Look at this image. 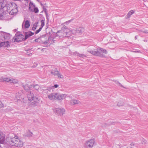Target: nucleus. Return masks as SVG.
<instances>
[{
	"label": "nucleus",
	"instance_id": "f257e3e1",
	"mask_svg": "<svg viewBox=\"0 0 148 148\" xmlns=\"http://www.w3.org/2000/svg\"><path fill=\"white\" fill-rule=\"evenodd\" d=\"M0 143H6L17 147H22L23 145V142L18 138L17 136H14L13 138L8 137L5 139V134L1 132H0Z\"/></svg>",
	"mask_w": 148,
	"mask_h": 148
},
{
	"label": "nucleus",
	"instance_id": "f03ea898",
	"mask_svg": "<svg viewBox=\"0 0 148 148\" xmlns=\"http://www.w3.org/2000/svg\"><path fill=\"white\" fill-rule=\"evenodd\" d=\"M88 51L94 56H98L101 58L105 57V55L102 53L106 54L108 53V51L106 49L100 47L97 48L96 51Z\"/></svg>",
	"mask_w": 148,
	"mask_h": 148
},
{
	"label": "nucleus",
	"instance_id": "7ed1b4c3",
	"mask_svg": "<svg viewBox=\"0 0 148 148\" xmlns=\"http://www.w3.org/2000/svg\"><path fill=\"white\" fill-rule=\"evenodd\" d=\"M17 6L14 3H10L7 4L5 9H6L9 14L14 15L17 13L18 11Z\"/></svg>",
	"mask_w": 148,
	"mask_h": 148
},
{
	"label": "nucleus",
	"instance_id": "20e7f679",
	"mask_svg": "<svg viewBox=\"0 0 148 148\" xmlns=\"http://www.w3.org/2000/svg\"><path fill=\"white\" fill-rule=\"evenodd\" d=\"M27 94L28 99L29 101H32L33 100L36 103H39L40 101V99L38 97L37 95H36H36H34L33 92H32L30 90H29V91L27 92Z\"/></svg>",
	"mask_w": 148,
	"mask_h": 148
},
{
	"label": "nucleus",
	"instance_id": "39448f33",
	"mask_svg": "<svg viewBox=\"0 0 148 148\" xmlns=\"http://www.w3.org/2000/svg\"><path fill=\"white\" fill-rule=\"evenodd\" d=\"M24 36L23 35L20 34L19 33L17 32L14 37L12 41L14 42H19L24 41Z\"/></svg>",
	"mask_w": 148,
	"mask_h": 148
},
{
	"label": "nucleus",
	"instance_id": "423d86ee",
	"mask_svg": "<svg viewBox=\"0 0 148 148\" xmlns=\"http://www.w3.org/2000/svg\"><path fill=\"white\" fill-rule=\"evenodd\" d=\"M46 36V34L43 35L38 38L34 40L36 42H39L43 44H46L48 43V40L49 39V38H48V40L44 41V40L45 38V37Z\"/></svg>",
	"mask_w": 148,
	"mask_h": 148
},
{
	"label": "nucleus",
	"instance_id": "0eeeda50",
	"mask_svg": "<svg viewBox=\"0 0 148 148\" xmlns=\"http://www.w3.org/2000/svg\"><path fill=\"white\" fill-rule=\"evenodd\" d=\"M95 143V141L94 139H90L85 143L84 147L86 148H92L93 147Z\"/></svg>",
	"mask_w": 148,
	"mask_h": 148
},
{
	"label": "nucleus",
	"instance_id": "6e6552de",
	"mask_svg": "<svg viewBox=\"0 0 148 148\" xmlns=\"http://www.w3.org/2000/svg\"><path fill=\"white\" fill-rule=\"evenodd\" d=\"M54 112L57 114H58L60 115H62L65 113V110L60 108H55L53 109Z\"/></svg>",
	"mask_w": 148,
	"mask_h": 148
},
{
	"label": "nucleus",
	"instance_id": "1a4fd4ad",
	"mask_svg": "<svg viewBox=\"0 0 148 148\" xmlns=\"http://www.w3.org/2000/svg\"><path fill=\"white\" fill-rule=\"evenodd\" d=\"M84 31V29L83 27H79L75 30V35L76 36H79Z\"/></svg>",
	"mask_w": 148,
	"mask_h": 148
},
{
	"label": "nucleus",
	"instance_id": "9d476101",
	"mask_svg": "<svg viewBox=\"0 0 148 148\" xmlns=\"http://www.w3.org/2000/svg\"><path fill=\"white\" fill-rule=\"evenodd\" d=\"M7 1L5 0H0V9L5 8L7 5Z\"/></svg>",
	"mask_w": 148,
	"mask_h": 148
},
{
	"label": "nucleus",
	"instance_id": "9b49d317",
	"mask_svg": "<svg viewBox=\"0 0 148 148\" xmlns=\"http://www.w3.org/2000/svg\"><path fill=\"white\" fill-rule=\"evenodd\" d=\"M67 95L66 94H60L57 93V99L59 100L64 99L66 97Z\"/></svg>",
	"mask_w": 148,
	"mask_h": 148
},
{
	"label": "nucleus",
	"instance_id": "f8f14e48",
	"mask_svg": "<svg viewBox=\"0 0 148 148\" xmlns=\"http://www.w3.org/2000/svg\"><path fill=\"white\" fill-rule=\"evenodd\" d=\"M57 93H53L47 95L48 97L51 100H56Z\"/></svg>",
	"mask_w": 148,
	"mask_h": 148
},
{
	"label": "nucleus",
	"instance_id": "ddd939ff",
	"mask_svg": "<svg viewBox=\"0 0 148 148\" xmlns=\"http://www.w3.org/2000/svg\"><path fill=\"white\" fill-rule=\"evenodd\" d=\"M51 74H52L54 75H57L58 73L59 72L57 70L56 68H53V69H52L51 70H50Z\"/></svg>",
	"mask_w": 148,
	"mask_h": 148
},
{
	"label": "nucleus",
	"instance_id": "4468645a",
	"mask_svg": "<svg viewBox=\"0 0 148 148\" xmlns=\"http://www.w3.org/2000/svg\"><path fill=\"white\" fill-rule=\"evenodd\" d=\"M3 37L5 40H8L10 37V35L9 34L5 33L3 35Z\"/></svg>",
	"mask_w": 148,
	"mask_h": 148
},
{
	"label": "nucleus",
	"instance_id": "2eb2a0df",
	"mask_svg": "<svg viewBox=\"0 0 148 148\" xmlns=\"http://www.w3.org/2000/svg\"><path fill=\"white\" fill-rule=\"evenodd\" d=\"M10 79L8 78H3V77L0 78V82H6L10 83Z\"/></svg>",
	"mask_w": 148,
	"mask_h": 148
},
{
	"label": "nucleus",
	"instance_id": "dca6fc26",
	"mask_svg": "<svg viewBox=\"0 0 148 148\" xmlns=\"http://www.w3.org/2000/svg\"><path fill=\"white\" fill-rule=\"evenodd\" d=\"M75 56H78L80 57H81L82 58L87 56H86V55L84 54H80L76 52H75Z\"/></svg>",
	"mask_w": 148,
	"mask_h": 148
},
{
	"label": "nucleus",
	"instance_id": "f3484780",
	"mask_svg": "<svg viewBox=\"0 0 148 148\" xmlns=\"http://www.w3.org/2000/svg\"><path fill=\"white\" fill-rule=\"evenodd\" d=\"M30 26L29 21L28 20H26L25 22V28H28Z\"/></svg>",
	"mask_w": 148,
	"mask_h": 148
},
{
	"label": "nucleus",
	"instance_id": "a211bd4d",
	"mask_svg": "<svg viewBox=\"0 0 148 148\" xmlns=\"http://www.w3.org/2000/svg\"><path fill=\"white\" fill-rule=\"evenodd\" d=\"M33 87L36 90H38L39 88L40 87L39 85L38 84H36V85H30V88H31V87Z\"/></svg>",
	"mask_w": 148,
	"mask_h": 148
},
{
	"label": "nucleus",
	"instance_id": "6ab92c4d",
	"mask_svg": "<svg viewBox=\"0 0 148 148\" xmlns=\"http://www.w3.org/2000/svg\"><path fill=\"white\" fill-rule=\"evenodd\" d=\"M22 87L24 89L27 91H28V90L29 91L30 90L29 89V88H30V87L28 86V85H22Z\"/></svg>",
	"mask_w": 148,
	"mask_h": 148
},
{
	"label": "nucleus",
	"instance_id": "aec40b11",
	"mask_svg": "<svg viewBox=\"0 0 148 148\" xmlns=\"http://www.w3.org/2000/svg\"><path fill=\"white\" fill-rule=\"evenodd\" d=\"M6 16L4 15L3 13H0V20L6 19Z\"/></svg>",
	"mask_w": 148,
	"mask_h": 148
},
{
	"label": "nucleus",
	"instance_id": "412c9836",
	"mask_svg": "<svg viewBox=\"0 0 148 148\" xmlns=\"http://www.w3.org/2000/svg\"><path fill=\"white\" fill-rule=\"evenodd\" d=\"M10 83H12L14 84L18 82V80L15 79H10Z\"/></svg>",
	"mask_w": 148,
	"mask_h": 148
},
{
	"label": "nucleus",
	"instance_id": "4be33fe9",
	"mask_svg": "<svg viewBox=\"0 0 148 148\" xmlns=\"http://www.w3.org/2000/svg\"><path fill=\"white\" fill-rule=\"evenodd\" d=\"M134 10H132L130 11L128 13L127 16V18H130L131 15L134 13Z\"/></svg>",
	"mask_w": 148,
	"mask_h": 148
},
{
	"label": "nucleus",
	"instance_id": "5701e85b",
	"mask_svg": "<svg viewBox=\"0 0 148 148\" xmlns=\"http://www.w3.org/2000/svg\"><path fill=\"white\" fill-rule=\"evenodd\" d=\"M29 34L28 33V32H26L25 34V38H24V40H26L30 36H29Z\"/></svg>",
	"mask_w": 148,
	"mask_h": 148
},
{
	"label": "nucleus",
	"instance_id": "b1692460",
	"mask_svg": "<svg viewBox=\"0 0 148 148\" xmlns=\"http://www.w3.org/2000/svg\"><path fill=\"white\" fill-rule=\"evenodd\" d=\"M67 29V27L65 25H64L62 28H61V30L60 31H58L57 32V33H58L61 32H62L63 31V32L64 31V30L66 29Z\"/></svg>",
	"mask_w": 148,
	"mask_h": 148
},
{
	"label": "nucleus",
	"instance_id": "393cba45",
	"mask_svg": "<svg viewBox=\"0 0 148 148\" xmlns=\"http://www.w3.org/2000/svg\"><path fill=\"white\" fill-rule=\"evenodd\" d=\"M38 23V22L35 23V24L33 25L32 29L33 30H35L36 28L37 27V24Z\"/></svg>",
	"mask_w": 148,
	"mask_h": 148
},
{
	"label": "nucleus",
	"instance_id": "a878e982",
	"mask_svg": "<svg viewBox=\"0 0 148 148\" xmlns=\"http://www.w3.org/2000/svg\"><path fill=\"white\" fill-rule=\"evenodd\" d=\"M36 103L34 101V102H32L30 103V105L31 107H35L37 106Z\"/></svg>",
	"mask_w": 148,
	"mask_h": 148
},
{
	"label": "nucleus",
	"instance_id": "bb28decb",
	"mask_svg": "<svg viewBox=\"0 0 148 148\" xmlns=\"http://www.w3.org/2000/svg\"><path fill=\"white\" fill-rule=\"evenodd\" d=\"M6 42H3L0 43V46L1 47H5V45L6 44Z\"/></svg>",
	"mask_w": 148,
	"mask_h": 148
},
{
	"label": "nucleus",
	"instance_id": "cd10ccee",
	"mask_svg": "<svg viewBox=\"0 0 148 148\" xmlns=\"http://www.w3.org/2000/svg\"><path fill=\"white\" fill-rule=\"evenodd\" d=\"M32 133L30 132H29L27 133V134L26 135V136L27 137H30L32 136Z\"/></svg>",
	"mask_w": 148,
	"mask_h": 148
},
{
	"label": "nucleus",
	"instance_id": "c85d7f7f",
	"mask_svg": "<svg viewBox=\"0 0 148 148\" xmlns=\"http://www.w3.org/2000/svg\"><path fill=\"white\" fill-rule=\"evenodd\" d=\"M81 104V102L78 100L75 99V104Z\"/></svg>",
	"mask_w": 148,
	"mask_h": 148
},
{
	"label": "nucleus",
	"instance_id": "c756f323",
	"mask_svg": "<svg viewBox=\"0 0 148 148\" xmlns=\"http://www.w3.org/2000/svg\"><path fill=\"white\" fill-rule=\"evenodd\" d=\"M6 44L5 46L6 47H10V42L9 41H7L5 42Z\"/></svg>",
	"mask_w": 148,
	"mask_h": 148
},
{
	"label": "nucleus",
	"instance_id": "7c9ffc66",
	"mask_svg": "<svg viewBox=\"0 0 148 148\" xmlns=\"http://www.w3.org/2000/svg\"><path fill=\"white\" fill-rule=\"evenodd\" d=\"M41 27H43L45 25V22L43 20H42L41 21Z\"/></svg>",
	"mask_w": 148,
	"mask_h": 148
},
{
	"label": "nucleus",
	"instance_id": "2f4dec72",
	"mask_svg": "<svg viewBox=\"0 0 148 148\" xmlns=\"http://www.w3.org/2000/svg\"><path fill=\"white\" fill-rule=\"evenodd\" d=\"M116 82V84H118V86H120L122 87H123V88H125L124 87V86H123L120 83H119L118 81Z\"/></svg>",
	"mask_w": 148,
	"mask_h": 148
},
{
	"label": "nucleus",
	"instance_id": "473e14b6",
	"mask_svg": "<svg viewBox=\"0 0 148 148\" xmlns=\"http://www.w3.org/2000/svg\"><path fill=\"white\" fill-rule=\"evenodd\" d=\"M26 54L28 56H31L32 54V53H30V51L29 50H27Z\"/></svg>",
	"mask_w": 148,
	"mask_h": 148
},
{
	"label": "nucleus",
	"instance_id": "72a5a7b5",
	"mask_svg": "<svg viewBox=\"0 0 148 148\" xmlns=\"http://www.w3.org/2000/svg\"><path fill=\"white\" fill-rule=\"evenodd\" d=\"M34 11L35 13H37L38 12V10L37 8H34Z\"/></svg>",
	"mask_w": 148,
	"mask_h": 148
},
{
	"label": "nucleus",
	"instance_id": "f704fd0d",
	"mask_svg": "<svg viewBox=\"0 0 148 148\" xmlns=\"http://www.w3.org/2000/svg\"><path fill=\"white\" fill-rule=\"evenodd\" d=\"M139 31L142 32H143L144 33H146V34H147L148 33V30H139Z\"/></svg>",
	"mask_w": 148,
	"mask_h": 148
},
{
	"label": "nucleus",
	"instance_id": "c9c22d12",
	"mask_svg": "<svg viewBox=\"0 0 148 148\" xmlns=\"http://www.w3.org/2000/svg\"><path fill=\"white\" fill-rule=\"evenodd\" d=\"M57 75L58 76V77H60V78H63V77L62 75L60 74L59 72L58 73Z\"/></svg>",
	"mask_w": 148,
	"mask_h": 148
},
{
	"label": "nucleus",
	"instance_id": "e433bc0d",
	"mask_svg": "<svg viewBox=\"0 0 148 148\" xmlns=\"http://www.w3.org/2000/svg\"><path fill=\"white\" fill-rule=\"evenodd\" d=\"M28 33L30 35H29V36H32L34 34V33H33V32H31V31H30L29 32H28Z\"/></svg>",
	"mask_w": 148,
	"mask_h": 148
},
{
	"label": "nucleus",
	"instance_id": "4c0bfd02",
	"mask_svg": "<svg viewBox=\"0 0 148 148\" xmlns=\"http://www.w3.org/2000/svg\"><path fill=\"white\" fill-rule=\"evenodd\" d=\"M3 105L2 102L0 101V108H1L3 107Z\"/></svg>",
	"mask_w": 148,
	"mask_h": 148
},
{
	"label": "nucleus",
	"instance_id": "58836bf2",
	"mask_svg": "<svg viewBox=\"0 0 148 148\" xmlns=\"http://www.w3.org/2000/svg\"><path fill=\"white\" fill-rule=\"evenodd\" d=\"M123 103H122L121 104L120 102H119L118 103L117 105L119 106H123Z\"/></svg>",
	"mask_w": 148,
	"mask_h": 148
},
{
	"label": "nucleus",
	"instance_id": "ea45409f",
	"mask_svg": "<svg viewBox=\"0 0 148 148\" xmlns=\"http://www.w3.org/2000/svg\"><path fill=\"white\" fill-rule=\"evenodd\" d=\"M45 14H46V17H47V20H48L49 19V18H48L49 16H48V15L47 13V12H46Z\"/></svg>",
	"mask_w": 148,
	"mask_h": 148
},
{
	"label": "nucleus",
	"instance_id": "a19ab883",
	"mask_svg": "<svg viewBox=\"0 0 148 148\" xmlns=\"http://www.w3.org/2000/svg\"><path fill=\"white\" fill-rule=\"evenodd\" d=\"M37 63H34V65L33 66V67H36V66H37Z\"/></svg>",
	"mask_w": 148,
	"mask_h": 148
},
{
	"label": "nucleus",
	"instance_id": "79ce46f5",
	"mask_svg": "<svg viewBox=\"0 0 148 148\" xmlns=\"http://www.w3.org/2000/svg\"><path fill=\"white\" fill-rule=\"evenodd\" d=\"M40 32V31L39 30V29H38L37 30L36 32H35V33L36 34H37L39 32Z\"/></svg>",
	"mask_w": 148,
	"mask_h": 148
},
{
	"label": "nucleus",
	"instance_id": "37998d69",
	"mask_svg": "<svg viewBox=\"0 0 148 148\" xmlns=\"http://www.w3.org/2000/svg\"><path fill=\"white\" fill-rule=\"evenodd\" d=\"M58 86V84H55L54 87L55 88H57Z\"/></svg>",
	"mask_w": 148,
	"mask_h": 148
},
{
	"label": "nucleus",
	"instance_id": "c03bdc74",
	"mask_svg": "<svg viewBox=\"0 0 148 148\" xmlns=\"http://www.w3.org/2000/svg\"><path fill=\"white\" fill-rule=\"evenodd\" d=\"M31 5H33V4L32 3H31V2L29 4L30 7H29V8L30 10V8H31L30 6Z\"/></svg>",
	"mask_w": 148,
	"mask_h": 148
},
{
	"label": "nucleus",
	"instance_id": "a18cd8bd",
	"mask_svg": "<svg viewBox=\"0 0 148 148\" xmlns=\"http://www.w3.org/2000/svg\"><path fill=\"white\" fill-rule=\"evenodd\" d=\"M43 11H44L45 12H47V9H46V8L43 7Z\"/></svg>",
	"mask_w": 148,
	"mask_h": 148
},
{
	"label": "nucleus",
	"instance_id": "49530a36",
	"mask_svg": "<svg viewBox=\"0 0 148 148\" xmlns=\"http://www.w3.org/2000/svg\"><path fill=\"white\" fill-rule=\"evenodd\" d=\"M130 145L131 146H133L134 145V144L133 143H131L130 144Z\"/></svg>",
	"mask_w": 148,
	"mask_h": 148
},
{
	"label": "nucleus",
	"instance_id": "de8ad7c7",
	"mask_svg": "<svg viewBox=\"0 0 148 148\" xmlns=\"http://www.w3.org/2000/svg\"><path fill=\"white\" fill-rule=\"evenodd\" d=\"M42 27H40L39 28V29H38L40 31L42 29Z\"/></svg>",
	"mask_w": 148,
	"mask_h": 148
},
{
	"label": "nucleus",
	"instance_id": "09e8293b",
	"mask_svg": "<svg viewBox=\"0 0 148 148\" xmlns=\"http://www.w3.org/2000/svg\"><path fill=\"white\" fill-rule=\"evenodd\" d=\"M42 27H40L39 28V29H38L40 31L42 29Z\"/></svg>",
	"mask_w": 148,
	"mask_h": 148
},
{
	"label": "nucleus",
	"instance_id": "8fccbe9b",
	"mask_svg": "<svg viewBox=\"0 0 148 148\" xmlns=\"http://www.w3.org/2000/svg\"><path fill=\"white\" fill-rule=\"evenodd\" d=\"M134 38H135V40H137V36H136Z\"/></svg>",
	"mask_w": 148,
	"mask_h": 148
},
{
	"label": "nucleus",
	"instance_id": "3c124183",
	"mask_svg": "<svg viewBox=\"0 0 148 148\" xmlns=\"http://www.w3.org/2000/svg\"><path fill=\"white\" fill-rule=\"evenodd\" d=\"M135 52H138V53H140V51H139V50H138V51H135Z\"/></svg>",
	"mask_w": 148,
	"mask_h": 148
},
{
	"label": "nucleus",
	"instance_id": "603ef678",
	"mask_svg": "<svg viewBox=\"0 0 148 148\" xmlns=\"http://www.w3.org/2000/svg\"><path fill=\"white\" fill-rule=\"evenodd\" d=\"M71 101L73 103H74V100H72Z\"/></svg>",
	"mask_w": 148,
	"mask_h": 148
},
{
	"label": "nucleus",
	"instance_id": "864d4df0",
	"mask_svg": "<svg viewBox=\"0 0 148 148\" xmlns=\"http://www.w3.org/2000/svg\"><path fill=\"white\" fill-rule=\"evenodd\" d=\"M13 9H14V6H13Z\"/></svg>",
	"mask_w": 148,
	"mask_h": 148
},
{
	"label": "nucleus",
	"instance_id": "5fc2aeb1",
	"mask_svg": "<svg viewBox=\"0 0 148 148\" xmlns=\"http://www.w3.org/2000/svg\"><path fill=\"white\" fill-rule=\"evenodd\" d=\"M41 50V51H43V49H42Z\"/></svg>",
	"mask_w": 148,
	"mask_h": 148
},
{
	"label": "nucleus",
	"instance_id": "6e6d98bb",
	"mask_svg": "<svg viewBox=\"0 0 148 148\" xmlns=\"http://www.w3.org/2000/svg\"><path fill=\"white\" fill-rule=\"evenodd\" d=\"M48 91H49V90H48L47 92V93H48Z\"/></svg>",
	"mask_w": 148,
	"mask_h": 148
},
{
	"label": "nucleus",
	"instance_id": "4d7b16f0",
	"mask_svg": "<svg viewBox=\"0 0 148 148\" xmlns=\"http://www.w3.org/2000/svg\"><path fill=\"white\" fill-rule=\"evenodd\" d=\"M50 67H51V68H52L51 66H50Z\"/></svg>",
	"mask_w": 148,
	"mask_h": 148
},
{
	"label": "nucleus",
	"instance_id": "13d9d810",
	"mask_svg": "<svg viewBox=\"0 0 148 148\" xmlns=\"http://www.w3.org/2000/svg\"><path fill=\"white\" fill-rule=\"evenodd\" d=\"M130 148H132V147H130Z\"/></svg>",
	"mask_w": 148,
	"mask_h": 148
},
{
	"label": "nucleus",
	"instance_id": "bf43d9fd",
	"mask_svg": "<svg viewBox=\"0 0 148 148\" xmlns=\"http://www.w3.org/2000/svg\"><path fill=\"white\" fill-rule=\"evenodd\" d=\"M126 148H128L127 147Z\"/></svg>",
	"mask_w": 148,
	"mask_h": 148
},
{
	"label": "nucleus",
	"instance_id": "052dcab7",
	"mask_svg": "<svg viewBox=\"0 0 148 148\" xmlns=\"http://www.w3.org/2000/svg\"><path fill=\"white\" fill-rule=\"evenodd\" d=\"M1 147V146H0V147Z\"/></svg>",
	"mask_w": 148,
	"mask_h": 148
}]
</instances>
